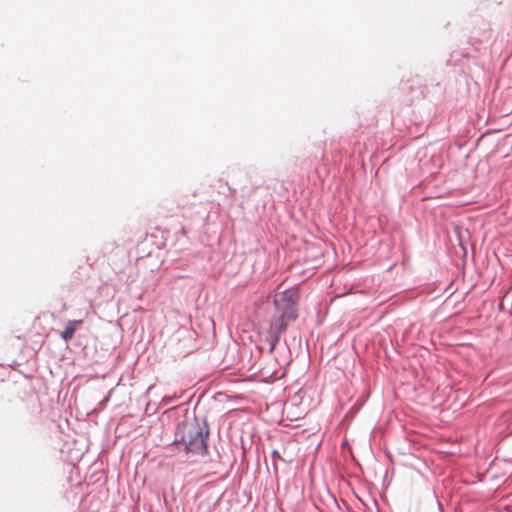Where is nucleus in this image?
Returning a JSON list of instances; mask_svg holds the SVG:
<instances>
[{"label":"nucleus","instance_id":"7ed1b4c3","mask_svg":"<svg viewBox=\"0 0 512 512\" xmlns=\"http://www.w3.org/2000/svg\"><path fill=\"white\" fill-rule=\"evenodd\" d=\"M83 323V320H72L69 321L65 327V329L61 333V337L65 341H69L74 337L75 331L78 326Z\"/></svg>","mask_w":512,"mask_h":512},{"label":"nucleus","instance_id":"f03ea898","mask_svg":"<svg viewBox=\"0 0 512 512\" xmlns=\"http://www.w3.org/2000/svg\"><path fill=\"white\" fill-rule=\"evenodd\" d=\"M298 299L299 295L296 288L275 293L273 302L278 316L270 325V333L275 337V342L279 340L280 335L287 329L288 324L297 318L296 305Z\"/></svg>","mask_w":512,"mask_h":512},{"label":"nucleus","instance_id":"f257e3e1","mask_svg":"<svg viewBox=\"0 0 512 512\" xmlns=\"http://www.w3.org/2000/svg\"><path fill=\"white\" fill-rule=\"evenodd\" d=\"M208 435L206 423L196 418L186 419L177 427L175 442L186 452L203 455L207 452Z\"/></svg>","mask_w":512,"mask_h":512}]
</instances>
